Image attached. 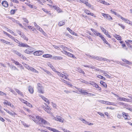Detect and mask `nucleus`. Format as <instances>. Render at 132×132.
Returning <instances> with one entry per match:
<instances>
[{
    "label": "nucleus",
    "mask_w": 132,
    "mask_h": 132,
    "mask_svg": "<svg viewBox=\"0 0 132 132\" xmlns=\"http://www.w3.org/2000/svg\"><path fill=\"white\" fill-rule=\"evenodd\" d=\"M30 118L32 119L35 123H38V120L42 124L45 125H50V123L47 121L45 120L43 118H41L38 116H37L35 114H33L29 116Z\"/></svg>",
    "instance_id": "f257e3e1"
},
{
    "label": "nucleus",
    "mask_w": 132,
    "mask_h": 132,
    "mask_svg": "<svg viewBox=\"0 0 132 132\" xmlns=\"http://www.w3.org/2000/svg\"><path fill=\"white\" fill-rule=\"evenodd\" d=\"M88 56L89 58L91 59H94L99 61H101L102 60L106 61L107 62L109 61L110 62V61L107 59L105 58H102L101 57H98L96 56H91L90 55H88Z\"/></svg>",
    "instance_id": "f03ea898"
},
{
    "label": "nucleus",
    "mask_w": 132,
    "mask_h": 132,
    "mask_svg": "<svg viewBox=\"0 0 132 132\" xmlns=\"http://www.w3.org/2000/svg\"><path fill=\"white\" fill-rule=\"evenodd\" d=\"M52 69L54 72H56L57 74L62 78H61V81L62 82L65 83L66 81L63 79H66V76L65 75H63L61 73L58 71H57L56 70V69L54 68V67L53 68H52Z\"/></svg>",
    "instance_id": "7ed1b4c3"
},
{
    "label": "nucleus",
    "mask_w": 132,
    "mask_h": 132,
    "mask_svg": "<svg viewBox=\"0 0 132 132\" xmlns=\"http://www.w3.org/2000/svg\"><path fill=\"white\" fill-rule=\"evenodd\" d=\"M14 40V41L19 44L18 45L20 47H29V46L27 44H25L20 42L16 39L15 38Z\"/></svg>",
    "instance_id": "20e7f679"
},
{
    "label": "nucleus",
    "mask_w": 132,
    "mask_h": 132,
    "mask_svg": "<svg viewBox=\"0 0 132 132\" xmlns=\"http://www.w3.org/2000/svg\"><path fill=\"white\" fill-rule=\"evenodd\" d=\"M28 47L29 48L26 49L24 52L27 54H30L34 51V48L33 47H30L29 46Z\"/></svg>",
    "instance_id": "39448f33"
},
{
    "label": "nucleus",
    "mask_w": 132,
    "mask_h": 132,
    "mask_svg": "<svg viewBox=\"0 0 132 132\" xmlns=\"http://www.w3.org/2000/svg\"><path fill=\"white\" fill-rule=\"evenodd\" d=\"M38 86L37 89L38 92L40 93L43 94L44 93V88L42 86L41 84L39 83H38L37 84Z\"/></svg>",
    "instance_id": "423d86ee"
},
{
    "label": "nucleus",
    "mask_w": 132,
    "mask_h": 132,
    "mask_svg": "<svg viewBox=\"0 0 132 132\" xmlns=\"http://www.w3.org/2000/svg\"><path fill=\"white\" fill-rule=\"evenodd\" d=\"M44 53V51L42 50L37 51L34 52L33 54L34 55L39 56L41 55Z\"/></svg>",
    "instance_id": "0eeeda50"
},
{
    "label": "nucleus",
    "mask_w": 132,
    "mask_h": 132,
    "mask_svg": "<svg viewBox=\"0 0 132 132\" xmlns=\"http://www.w3.org/2000/svg\"><path fill=\"white\" fill-rule=\"evenodd\" d=\"M83 66L85 67H88L89 68L94 69L95 70L97 71H99L100 70L99 69L97 68L96 67L92 65V64H90L89 65H83Z\"/></svg>",
    "instance_id": "6e6552de"
},
{
    "label": "nucleus",
    "mask_w": 132,
    "mask_h": 132,
    "mask_svg": "<svg viewBox=\"0 0 132 132\" xmlns=\"http://www.w3.org/2000/svg\"><path fill=\"white\" fill-rule=\"evenodd\" d=\"M102 15L106 18V19L108 20H112V18L109 14L102 13Z\"/></svg>",
    "instance_id": "1a4fd4ad"
},
{
    "label": "nucleus",
    "mask_w": 132,
    "mask_h": 132,
    "mask_svg": "<svg viewBox=\"0 0 132 132\" xmlns=\"http://www.w3.org/2000/svg\"><path fill=\"white\" fill-rule=\"evenodd\" d=\"M77 89L79 90L80 93V94L86 95L87 92H86V90L81 89L80 88H77Z\"/></svg>",
    "instance_id": "9d476101"
},
{
    "label": "nucleus",
    "mask_w": 132,
    "mask_h": 132,
    "mask_svg": "<svg viewBox=\"0 0 132 132\" xmlns=\"http://www.w3.org/2000/svg\"><path fill=\"white\" fill-rule=\"evenodd\" d=\"M122 116L125 119L129 120L130 117L128 113H126L124 112L122 113Z\"/></svg>",
    "instance_id": "9b49d317"
},
{
    "label": "nucleus",
    "mask_w": 132,
    "mask_h": 132,
    "mask_svg": "<svg viewBox=\"0 0 132 132\" xmlns=\"http://www.w3.org/2000/svg\"><path fill=\"white\" fill-rule=\"evenodd\" d=\"M79 119L81 121H82L84 123H85L86 124L88 125H93V124L92 123H89L87 121L82 118H79Z\"/></svg>",
    "instance_id": "f8f14e48"
},
{
    "label": "nucleus",
    "mask_w": 132,
    "mask_h": 132,
    "mask_svg": "<svg viewBox=\"0 0 132 132\" xmlns=\"http://www.w3.org/2000/svg\"><path fill=\"white\" fill-rule=\"evenodd\" d=\"M44 109L46 112L52 115L53 114L51 112V109L47 105L46 107Z\"/></svg>",
    "instance_id": "ddd939ff"
},
{
    "label": "nucleus",
    "mask_w": 132,
    "mask_h": 132,
    "mask_svg": "<svg viewBox=\"0 0 132 132\" xmlns=\"http://www.w3.org/2000/svg\"><path fill=\"white\" fill-rule=\"evenodd\" d=\"M4 110L6 111L7 113L9 114H10L12 116H13L15 115H16V114L13 111L10 112L9 110L5 109H4Z\"/></svg>",
    "instance_id": "4468645a"
},
{
    "label": "nucleus",
    "mask_w": 132,
    "mask_h": 132,
    "mask_svg": "<svg viewBox=\"0 0 132 132\" xmlns=\"http://www.w3.org/2000/svg\"><path fill=\"white\" fill-rule=\"evenodd\" d=\"M13 52L19 56L21 57H22L23 58H24V57L23 56V55H22L21 53L19 52H18L16 50H13Z\"/></svg>",
    "instance_id": "2eb2a0df"
},
{
    "label": "nucleus",
    "mask_w": 132,
    "mask_h": 132,
    "mask_svg": "<svg viewBox=\"0 0 132 132\" xmlns=\"http://www.w3.org/2000/svg\"><path fill=\"white\" fill-rule=\"evenodd\" d=\"M46 128L47 129H48L54 132H60L59 131L56 129H55L53 128H52L49 127H46Z\"/></svg>",
    "instance_id": "dca6fc26"
},
{
    "label": "nucleus",
    "mask_w": 132,
    "mask_h": 132,
    "mask_svg": "<svg viewBox=\"0 0 132 132\" xmlns=\"http://www.w3.org/2000/svg\"><path fill=\"white\" fill-rule=\"evenodd\" d=\"M55 118V120L56 121L62 122H63V119L60 116L57 117H56Z\"/></svg>",
    "instance_id": "f3484780"
},
{
    "label": "nucleus",
    "mask_w": 132,
    "mask_h": 132,
    "mask_svg": "<svg viewBox=\"0 0 132 132\" xmlns=\"http://www.w3.org/2000/svg\"><path fill=\"white\" fill-rule=\"evenodd\" d=\"M2 5L5 7H7L8 6V4L7 1H3L2 3Z\"/></svg>",
    "instance_id": "a211bd4d"
},
{
    "label": "nucleus",
    "mask_w": 132,
    "mask_h": 132,
    "mask_svg": "<svg viewBox=\"0 0 132 132\" xmlns=\"http://www.w3.org/2000/svg\"><path fill=\"white\" fill-rule=\"evenodd\" d=\"M28 91L31 94H32L34 92L33 88L31 86H29L28 87Z\"/></svg>",
    "instance_id": "6ab92c4d"
},
{
    "label": "nucleus",
    "mask_w": 132,
    "mask_h": 132,
    "mask_svg": "<svg viewBox=\"0 0 132 132\" xmlns=\"http://www.w3.org/2000/svg\"><path fill=\"white\" fill-rule=\"evenodd\" d=\"M67 55L68 56L70 57H72L73 58L76 59V58L75 56V55L73 54L70 53L68 52L67 51Z\"/></svg>",
    "instance_id": "aec40b11"
},
{
    "label": "nucleus",
    "mask_w": 132,
    "mask_h": 132,
    "mask_svg": "<svg viewBox=\"0 0 132 132\" xmlns=\"http://www.w3.org/2000/svg\"><path fill=\"white\" fill-rule=\"evenodd\" d=\"M90 30L93 32L95 35L98 36L100 33H98L96 30L94 29L93 28H91Z\"/></svg>",
    "instance_id": "412c9836"
},
{
    "label": "nucleus",
    "mask_w": 132,
    "mask_h": 132,
    "mask_svg": "<svg viewBox=\"0 0 132 132\" xmlns=\"http://www.w3.org/2000/svg\"><path fill=\"white\" fill-rule=\"evenodd\" d=\"M52 59L55 60H60L62 59V58L61 56H53Z\"/></svg>",
    "instance_id": "4be33fe9"
},
{
    "label": "nucleus",
    "mask_w": 132,
    "mask_h": 132,
    "mask_svg": "<svg viewBox=\"0 0 132 132\" xmlns=\"http://www.w3.org/2000/svg\"><path fill=\"white\" fill-rule=\"evenodd\" d=\"M40 68L41 70H43L47 74L50 75H52L51 73L49 71H48L47 70L42 67H40Z\"/></svg>",
    "instance_id": "5701e85b"
},
{
    "label": "nucleus",
    "mask_w": 132,
    "mask_h": 132,
    "mask_svg": "<svg viewBox=\"0 0 132 132\" xmlns=\"http://www.w3.org/2000/svg\"><path fill=\"white\" fill-rule=\"evenodd\" d=\"M122 60L123 61L125 62L127 64L130 65L132 64V62L129 61H128L126 60L125 59H122Z\"/></svg>",
    "instance_id": "b1692460"
},
{
    "label": "nucleus",
    "mask_w": 132,
    "mask_h": 132,
    "mask_svg": "<svg viewBox=\"0 0 132 132\" xmlns=\"http://www.w3.org/2000/svg\"><path fill=\"white\" fill-rule=\"evenodd\" d=\"M15 90L16 92L18 94L20 95L22 97L24 96V95L22 94V92H21L18 89H15Z\"/></svg>",
    "instance_id": "393cba45"
},
{
    "label": "nucleus",
    "mask_w": 132,
    "mask_h": 132,
    "mask_svg": "<svg viewBox=\"0 0 132 132\" xmlns=\"http://www.w3.org/2000/svg\"><path fill=\"white\" fill-rule=\"evenodd\" d=\"M32 71L37 73H38V72L34 68L31 67L29 70Z\"/></svg>",
    "instance_id": "a878e982"
},
{
    "label": "nucleus",
    "mask_w": 132,
    "mask_h": 132,
    "mask_svg": "<svg viewBox=\"0 0 132 132\" xmlns=\"http://www.w3.org/2000/svg\"><path fill=\"white\" fill-rule=\"evenodd\" d=\"M52 55L50 54H45L43 55V57L45 58H50L52 57Z\"/></svg>",
    "instance_id": "bb28decb"
},
{
    "label": "nucleus",
    "mask_w": 132,
    "mask_h": 132,
    "mask_svg": "<svg viewBox=\"0 0 132 132\" xmlns=\"http://www.w3.org/2000/svg\"><path fill=\"white\" fill-rule=\"evenodd\" d=\"M67 29L68 30V31L71 34H72L73 35H76V34L71 29H70L69 28H67Z\"/></svg>",
    "instance_id": "cd10ccee"
},
{
    "label": "nucleus",
    "mask_w": 132,
    "mask_h": 132,
    "mask_svg": "<svg viewBox=\"0 0 132 132\" xmlns=\"http://www.w3.org/2000/svg\"><path fill=\"white\" fill-rule=\"evenodd\" d=\"M101 39L104 41V43H105L106 44L108 45L110 47V44L108 43L106 39L104 37H103V38H102Z\"/></svg>",
    "instance_id": "c85d7f7f"
},
{
    "label": "nucleus",
    "mask_w": 132,
    "mask_h": 132,
    "mask_svg": "<svg viewBox=\"0 0 132 132\" xmlns=\"http://www.w3.org/2000/svg\"><path fill=\"white\" fill-rule=\"evenodd\" d=\"M10 67L11 69L12 70H16L17 71H19V69L13 66V65H12L11 66L10 65Z\"/></svg>",
    "instance_id": "c756f323"
},
{
    "label": "nucleus",
    "mask_w": 132,
    "mask_h": 132,
    "mask_svg": "<svg viewBox=\"0 0 132 132\" xmlns=\"http://www.w3.org/2000/svg\"><path fill=\"white\" fill-rule=\"evenodd\" d=\"M101 84L103 85V86L104 87H106L107 86V85L106 83L104 82L103 81H101L100 82Z\"/></svg>",
    "instance_id": "7c9ffc66"
},
{
    "label": "nucleus",
    "mask_w": 132,
    "mask_h": 132,
    "mask_svg": "<svg viewBox=\"0 0 132 132\" xmlns=\"http://www.w3.org/2000/svg\"><path fill=\"white\" fill-rule=\"evenodd\" d=\"M125 42L127 46L130 48V50L132 51V45H131L127 41H125Z\"/></svg>",
    "instance_id": "2f4dec72"
},
{
    "label": "nucleus",
    "mask_w": 132,
    "mask_h": 132,
    "mask_svg": "<svg viewBox=\"0 0 132 132\" xmlns=\"http://www.w3.org/2000/svg\"><path fill=\"white\" fill-rule=\"evenodd\" d=\"M53 7L54 8V9L56 10L58 12H60V9L57 7V6L55 5V6H53Z\"/></svg>",
    "instance_id": "473e14b6"
},
{
    "label": "nucleus",
    "mask_w": 132,
    "mask_h": 132,
    "mask_svg": "<svg viewBox=\"0 0 132 132\" xmlns=\"http://www.w3.org/2000/svg\"><path fill=\"white\" fill-rule=\"evenodd\" d=\"M126 98L124 97H119L117 98V100L121 101H125Z\"/></svg>",
    "instance_id": "72a5a7b5"
},
{
    "label": "nucleus",
    "mask_w": 132,
    "mask_h": 132,
    "mask_svg": "<svg viewBox=\"0 0 132 132\" xmlns=\"http://www.w3.org/2000/svg\"><path fill=\"white\" fill-rule=\"evenodd\" d=\"M67 85L71 87L72 88H73V87H74L75 88H77L76 87L73 86L71 84L70 82H67Z\"/></svg>",
    "instance_id": "f704fd0d"
},
{
    "label": "nucleus",
    "mask_w": 132,
    "mask_h": 132,
    "mask_svg": "<svg viewBox=\"0 0 132 132\" xmlns=\"http://www.w3.org/2000/svg\"><path fill=\"white\" fill-rule=\"evenodd\" d=\"M65 24V22L62 21H61L59 23V26H62Z\"/></svg>",
    "instance_id": "c9c22d12"
},
{
    "label": "nucleus",
    "mask_w": 132,
    "mask_h": 132,
    "mask_svg": "<svg viewBox=\"0 0 132 132\" xmlns=\"http://www.w3.org/2000/svg\"><path fill=\"white\" fill-rule=\"evenodd\" d=\"M100 2L105 5H110L109 3H108L106 2H105V1H102V0H101V1H100Z\"/></svg>",
    "instance_id": "e433bc0d"
},
{
    "label": "nucleus",
    "mask_w": 132,
    "mask_h": 132,
    "mask_svg": "<svg viewBox=\"0 0 132 132\" xmlns=\"http://www.w3.org/2000/svg\"><path fill=\"white\" fill-rule=\"evenodd\" d=\"M21 19L23 20V21L26 23H29V21L26 18L23 17Z\"/></svg>",
    "instance_id": "4c0bfd02"
},
{
    "label": "nucleus",
    "mask_w": 132,
    "mask_h": 132,
    "mask_svg": "<svg viewBox=\"0 0 132 132\" xmlns=\"http://www.w3.org/2000/svg\"><path fill=\"white\" fill-rule=\"evenodd\" d=\"M115 37L118 40H121V37L119 35H116L115 36Z\"/></svg>",
    "instance_id": "58836bf2"
},
{
    "label": "nucleus",
    "mask_w": 132,
    "mask_h": 132,
    "mask_svg": "<svg viewBox=\"0 0 132 132\" xmlns=\"http://www.w3.org/2000/svg\"><path fill=\"white\" fill-rule=\"evenodd\" d=\"M80 81L84 84H89V82H88L87 81H85L84 80H83L82 79H81L80 80Z\"/></svg>",
    "instance_id": "ea45409f"
},
{
    "label": "nucleus",
    "mask_w": 132,
    "mask_h": 132,
    "mask_svg": "<svg viewBox=\"0 0 132 132\" xmlns=\"http://www.w3.org/2000/svg\"><path fill=\"white\" fill-rule=\"evenodd\" d=\"M25 67L28 70H29L31 67H30L28 65L25 64L24 65Z\"/></svg>",
    "instance_id": "a19ab883"
},
{
    "label": "nucleus",
    "mask_w": 132,
    "mask_h": 132,
    "mask_svg": "<svg viewBox=\"0 0 132 132\" xmlns=\"http://www.w3.org/2000/svg\"><path fill=\"white\" fill-rule=\"evenodd\" d=\"M87 95L88 96H95V95L93 94L89 93L87 92Z\"/></svg>",
    "instance_id": "79ce46f5"
},
{
    "label": "nucleus",
    "mask_w": 132,
    "mask_h": 132,
    "mask_svg": "<svg viewBox=\"0 0 132 132\" xmlns=\"http://www.w3.org/2000/svg\"><path fill=\"white\" fill-rule=\"evenodd\" d=\"M5 44L6 45H12L13 46H14V44L12 43H11L10 42L7 41H6Z\"/></svg>",
    "instance_id": "37998d69"
},
{
    "label": "nucleus",
    "mask_w": 132,
    "mask_h": 132,
    "mask_svg": "<svg viewBox=\"0 0 132 132\" xmlns=\"http://www.w3.org/2000/svg\"><path fill=\"white\" fill-rule=\"evenodd\" d=\"M26 105H27L29 107L32 108V105L31 104H30L28 102H27H27L26 103Z\"/></svg>",
    "instance_id": "c03bdc74"
},
{
    "label": "nucleus",
    "mask_w": 132,
    "mask_h": 132,
    "mask_svg": "<svg viewBox=\"0 0 132 132\" xmlns=\"http://www.w3.org/2000/svg\"><path fill=\"white\" fill-rule=\"evenodd\" d=\"M42 10L46 13H48L49 14H50V13H49L50 11H48L46 9H45L44 8H42Z\"/></svg>",
    "instance_id": "a18cd8bd"
},
{
    "label": "nucleus",
    "mask_w": 132,
    "mask_h": 132,
    "mask_svg": "<svg viewBox=\"0 0 132 132\" xmlns=\"http://www.w3.org/2000/svg\"><path fill=\"white\" fill-rule=\"evenodd\" d=\"M47 65L49 67H50L51 69H52V68H53V67H54L53 66V65L50 63H47Z\"/></svg>",
    "instance_id": "49530a36"
},
{
    "label": "nucleus",
    "mask_w": 132,
    "mask_h": 132,
    "mask_svg": "<svg viewBox=\"0 0 132 132\" xmlns=\"http://www.w3.org/2000/svg\"><path fill=\"white\" fill-rule=\"evenodd\" d=\"M78 72H79L80 73H82L84 74H85V73L80 68L79 70H78Z\"/></svg>",
    "instance_id": "de8ad7c7"
},
{
    "label": "nucleus",
    "mask_w": 132,
    "mask_h": 132,
    "mask_svg": "<svg viewBox=\"0 0 132 132\" xmlns=\"http://www.w3.org/2000/svg\"><path fill=\"white\" fill-rule=\"evenodd\" d=\"M4 95H5V96H6V93H4L3 92L1 91H0V95L3 96Z\"/></svg>",
    "instance_id": "09e8293b"
},
{
    "label": "nucleus",
    "mask_w": 132,
    "mask_h": 132,
    "mask_svg": "<svg viewBox=\"0 0 132 132\" xmlns=\"http://www.w3.org/2000/svg\"><path fill=\"white\" fill-rule=\"evenodd\" d=\"M118 25L120 26L123 29H124L125 28V27L123 24H121L119 23Z\"/></svg>",
    "instance_id": "8fccbe9b"
},
{
    "label": "nucleus",
    "mask_w": 132,
    "mask_h": 132,
    "mask_svg": "<svg viewBox=\"0 0 132 132\" xmlns=\"http://www.w3.org/2000/svg\"><path fill=\"white\" fill-rule=\"evenodd\" d=\"M87 1L88 0H80V1L84 3L85 4H86V3L88 2Z\"/></svg>",
    "instance_id": "3c124183"
},
{
    "label": "nucleus",
    "mask_w": 132,
    "mask_h": 132,
    "mask_svg": "<svg viewBox=\"0 0 132 132\" xmlns=\"http://www.w3.org/2000/svg\"><path fill=\"white\" fill-rule=\"evenodd\" d=\"M37 29L39 30L40 32H42L43 34H44V33H45L43 30L40 27V28H39V29Z\"/></svg>",
    "instance_id": "603ef678"
},
{
    "label": "nucleus",
    "mask_w": 132,
    "mask_h": 132,
    "mask_svg": "<svg viewBox=\"0 0 132 132\" xmlns=\"http://www.w3.org/2000/svg\"><path fill=\"white\" fill-rule=\"evenodd\" d=\"M98 101L103 104H105L106 101H103V100H98Z\"/></svg>",
    "instance_id": "864d4df0"
},
{
    "label": "nucleus",
    "mask_w": 132,
    "mask_h": 132,
    "mask_svg": "<svg viewBox=\"0 0 132 132\" xmlns=\"http://www.w3.org/2000/svg\"><path fill=\"white\" fill-rule=\"evenodd\" d=\"M14 63L16 65H19L20 66V65H21V64L19 63L18 61H14Z\"/></svg>",
    "instance_id": "5fc2aeb1"
},
{
    "label": "nucleus",
    "mask_w": 132,
    "mask_h": 132,
    "mask_svg": "<svg viewBox=\"0 0 132 132\" xmlns=\"http://www.w3.org/2000/svg\"><path fill=\"white\" fill-rule=\"evenodd\" d=\"M85 12L86 14L89 15L90 12L88 10H85Z\"/></svg>",
    "instance_id": "6e6d98bb"
},
{
    "label": "nucleus",
    "mask_w": 132,
    "mask_h": 132,
    "mask_svg": "<svg viewBox=\"0 0 132 132\" xmlns=\"http://www.w3.org/2000/svg\"><path fill=\"white\" fill-rule=\"evenodd\" d=\"M16 11V10H11L10 11V13L12 14H14L15 13V11Z\"/></svg>",
    "instance_id": "4d7b16f0"
},
{
    "label": "nucleus",
    "mask_w": 132,
    "mask_h": 132,
    "mask_svg": "<svg viewBox=\"0 0 132 132\" xmlns=\"http://www.w3.org/2000/svg\"><path fill=\"white\" fill-rule=\"evenodd\" d=\"M45 102H46V103H47L48 104H49L50 103V102L48 101V100L46 98H45V99L43 100Z\"/></svg>",
    "instance_id": "13d9d810"
},
{
    "label": "nucleus",
    "mask_w": 132,
    "mask_h": 132,
    "mask_svg": "<svg viewBox=\"0 0 132 132\" xmlns=\"http://www.w3.org/2000/svg\"><path fill=\"white\" fill-rule=\"evenodd\" d=\"M110 11L113 14H114L115 15H117V13L114 11V10H111Z\"/></svg>",
    "instance_id": "bf43d9fd"
},
{
    "label": "nucleus",
    "mask_w": 132,
    "mask_h": 132,
    "mask_svg": "<svg viewBox=\"0 0 132 132\" xmlns=\"http://www.w3.org/2000/svg\"><path fill=\"white\" fill-rule=\"evenodd\" d=\"M117 117L118 118L121 119L122 117V115L118 113L117 114Z\"/></svg>",
    "instance_id": "052dcab7"
},
{
    "label": "nucleus",
    "mask_w": 132,
    "mask_h": 132,
    "mask_svg": "<svg viewBox=\"0 0 132 132\" xmlns=\"http://www.w3.org/2000/svg\"><path fill=\"white\" fill-rule=\"evenodd\" d=\"M100 28L101 30L104 32V33L106 31L105 29L102 27H100Z\"/></svg>",
    "instance_id": "680f3d73"
},
{
    "label": "nucleus",
    "mask_w": 132,
    "mask_h": 132,
    "mask_svg": "<svg viewBox=\"0 0 132 132\" xmlns=\"http://www.w3.org/2000/svg\"><path fill=\"white\" fill-rule=\"evenodd\" d=\"M97 113L99 115H100L101 116H103L104 117V115L102 113H101L100 112H97Z\"/></svg>",
    "instance_id": "e2e57ef3"
},
{
    "label": "nucleus",
    "mask_w": 132,
    "mask_h": 132,
    "mask_svg": "<svg viewBox=\"0 0 132 132\" xmlns=\"http://www.w3.org/2000/svg\"><path fill=\"white\" fill-rule=\"evenodd\" d=\"M1 41L3 43H5L6 41L3 39H0Z\"/></svg>",
    "instance_id": "0e129e2a"
},
{
    "label": "nucleus",
    "mask_w": 132,
    "mask_h": 132,
    "mask_svg": "<svg viewBox=\"0 0 132 132\" xmlns=\"http://www.w3.org/2000/svg\"><path fill=\"white\" fill-rule=\"evenodd\" d=\"M9 103V102L6 100H5V101L4 102V104H6L8 105V104Z\"/></svg>",
    "instance_id": "69168bd1"
},
{
    "label": "nucleus",
    "mask_w": 132,
    "mask_h": 132,
    "mask_svg": "<svg viewBox=\"0 0 132 132\" xmlns=\"http://www.w3.org/2000/svg\"><path fill=\"white\" fill-rule=\"evenodd\" d=\"M97 77L100 79H103L104 78L103 76L100 75H98Z\"/></svg>",
    "instance_id": "338daca9"
},
{
    "label": "nucleus",
    "mask_w": 132,
    "mask_h": 132,
    "mask_svg": "<svg viewBox=\"0 0 132 132\" xmlns=\"http://www.w3.org/2000/svg\"><path fill=\"white\" fill-rule=\"evenodd\" d=\"M7 105L11 106V107L12 108H13V107H14V105L13 104H12L11 103H10V102H9V104H8Z\"/></svg>",
    "instance_id": "774afa93"
}]
</instances>
